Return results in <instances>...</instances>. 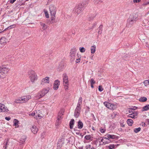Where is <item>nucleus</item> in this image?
<instances>
[{"mask_svg":"<svg viewBox=\"0 0 149 149\" xmlns=\"http://www.w3.org/2000/svg\"><path fill=\"white\" fill-rule=\"evenodd\" d=\"M5 39V38L4 37H2L1 38V39L0 40V42L1 43H3L4 42H6V41H4V40Z\"/></svg>","mask_w":149,"mask_h":149,"instance_id":"47","label":"nucleus"},{"mask_svg":"<svg viewBox=\"0 0 149 149\" xmlns=\"http://www.w3.org/2000/svg\"><path fill=\"white\" fill-rule=\"evenodd\" d=\"M149 4V1L147 2L144 3L143 4V5L144 6H146Z\"/></svg>","mask_w":149,"mask_h":149,"instance_id":"56","label":"nucleus"},{"mask_svg":"<svg viewBox=\"0 0 149 149\" xmlns=\"http://www.w3.org/2000/svg\"><path fill=\"white\" fill-rule=\"evenodd\" d=\"M84 9V5L82 4H79L76 6L74 9V11L77 15L80 14Z\"/></svg>","mask_w":149,"mask_h":149,"instance_id":"5","label":"nucleus"},{"mask_svg":"<svg viewBox=\"0 0 149 149\" xmlns=\"http://www.w3.org/2000/svg\"><path fill=\"white\" fill-rule=\"evenodd\" d=\"M49 77H47L41 80V82L45 83H49Z\"/></svg>","mask_w":149,"mask_h":149,"instance_id":"18","label":"nucleus"},{"mask_svg":"<svg viewBox=\"0 0 149 149\" xmlns=\"http://www.w3.org/2000/svg\"><path fill=\"white\" fill-rule=\"evenodd\" d=\"M118 145V144L117 146L116 145H115L114 144H110L109 146H108V148L109 149H114Z\"/></svg>","mask_w":149,"mask_h":149,"instance_id":"31","label":"nucleus"},{"mask_svg":"<svg viewBox=\"0 0 149 149\" xmlns=\"http://www.w3.org/2000/svg\"><path fill=\"white\" fill-rule=\"evenodd\" d=\"M102 27L103 25L102 24L100 25L98 29H99L98 31V35L97 36V37H98V36L99 35H100L102 33Z\"/></svg>","mask_w":149,"mask_h":149,"instance_id":"19","label":"nucleus"},{"mask_svg":"<svg viewBox=\"0 0 149 149\" xmlns=\"http://www.w3.org/2000/svg\"><path fill=\"white\" fill-rule=\"evenodd\" d=\"M102 2V1L101 0H96L94 1V3L95 4H97L99 3H101Z\"/></svg>","mask_w":149,"mask_h":149,"instance_id":"37","label":"nucleus"},{"mask_svg":"<svg viewBox=\"0 0 149 149\" xmlns=\"http://www.w3.org/2000/svg\"><path fill=\"white\" fill-rule=\"evenodd\" d=\"M16 0H10V2L11 3H13Z\"/></svg>","mask_w":149,"mask_h":149,"instance_id":"57","label":"nucleus"},{"mask_svg":"<svg viewBox=\"0 0 149 149\" xmlns=\"http://www.w3.org/2000/svg\"><path fill=\"white\" fill-rule=\"evenodd\" d=\"M60 120H58L57 119L56 120V121L55 123V125L56 126H58L61 123V122L60 121Z\"/></svg>","mask_w":149,"mask_h":149,"instance_id":"43","label":"nucleus"},{"mask_svg":"<svg viewBox=\"0 0 149 149\" xmlns=\"http://www.w3.org/2000/svg\"><path fill=\"white\" fill-rule=\"evenodd\" d=\"M79 149H83V147L81 146L79 148Z\"/></svg>","mask_w":149,"mask_h":149,"instance_id":"64","label":"nucleus"},{"mask_svg":"<svg viewBox=\"0 0 149 149\" xmlns=\"http://www.w3.org/2000/svg\"><path fill=\"white\" fill-rule=\"evenodd\" d=\"M81 58V57H80ZM81 60L80 58H79L77 59L76 61V62L77 63H79L80 62V60Z\"/></svg>","mask_w":149,"mask_h":149,"instance_id":"51","label":"nucleus"},{"mask_svg":"<svg viewBox=\"0 0 149 149\" xmlns=\"http://www.w3.org/2000/svg\"><path fill=\"white\" fill-rule=\"evenodd\" d=\"M51 17L50 23L51 24H54L56 22V21L55 20V15H53V14H51Z\"/></svg>","mask_w":149,"mask_h":149,"instance_id":"16","label":"nucleus"},{"mask_svg":"<svg viewBox=\"0 0 149 149\" xmlns=\"http://www.w3.org/2000/svg\"><path fill=\"white\" fill-rule=\"evenodd\" d=\"M141 130V128L140 127H138L137 128H135L134 129V132L136 133H137L139 132Z\"/></svg>","mask_w":149,"mask_h":149,"instance_id":"35","label":"nucleus"},{"mask_svg":"<svg viewBox=\"0 0 149 149\" xmlns=\"http://www.w3.org/2000/svg\"><path fill=\"white\" fill-rule=\"evenodd\" d=\"M138 112L136 111V112H132V113L129 114L128 115V116L129 117L132 118H137V117L138 115Z\"/></svg>","mask_w":149,"mask_h":149,"instance_id":"13","label":"nucleus"},{"mask_svg":"<svg viewBox=\"0 0 149 149\" xmlns=\"http://www.w3.org/2000/svg\"><path fill=\"white\" fill-rule=\"evenodd\" d=\"M90 82L91 84H94L95 83V81L92 78L90 80Z\"/></svg>","mask_w":149,"mask_h":149,"instance_id":"38","label":"nucleus"},{"mask_svg":"<svg viewBox=\"0 0 149 149\" xmlns=\"http://www.w3.org/2000/svg\"><path fill=\"white\" fill-rule=\"evenodd\" d=\"M144 84L145 86H147L148 85H149V81L148 80H146L144 81Z\"/></svg>","mask_w":149,"mask_h":149,"instance_id":"40","label":"nucleus"},{"mask_svg":"<svg viewBox=\"0 0 149 149\" xmlns=\"http://www.w3.org/2000/svg\"><path fill=\"white\" fill-rule=\"evenodd\" d=\"M40 24L41 26H42V28L43 30H45L47 28V26L45 23L40 22Z\"/></svg>","mask_w":149,"mask_h":149,"instance_id":"22","label":"nucleus"},{"mask_svg":"<svg viewBox=\"0 0 149 149\" xmlns=\"http://www.w3.org/2000/svg\"><path fill=\"white\" fill-rule=\"evenodd\" d=\"M137 19V17L135 15L130 14L129 18L127 20L126 26L127 27H131V25L135 23Z\"/></svg>","mask_w":149,"mask_h":149,"instance_id":"1","label":"nucleus"},{"mask_svg":"<svg viewBox=\"0 0 149 149\" xmlns=\"http://www.w3.org/2000/svg\"><path fill=\"white\" fill-rule=\"evenodd\" d=\"M92 130H94L95 131V127H93V126H92Z\"/></svg>","mask_w":149,"mask_h":149,"instance_id":"61","label":"nucleus"},{"mask_svg":"<svg viewBox=\"0 0 149 149\" xmlns=\"http://www.w3.org/2000/svg\"><path fill=\"white\" fill-rule=\"evenodd\" d=\"M36 113H30L29 114V115L30 116H36Z\"/></svg>","mask_w":149,"mask_h":149,"instance_id":"50","label":"nucleus"},{"mask_svg":"<svg viewBox=\"0 0 149 149\" xmlns=\"http://www.w3.org/2000/svg\"><path fill=\"white\" fill-rule=\"evenodd\" d=\"M21 100L20 99V98L18 100H16L15 101V103H22Z\"/></svg>","mask_w":149,"mask_h":149,"instance_id":"45","label":"nucleus"},{"mask_svg":"<svg viewBox=\"0 0 149 149\" xmlns=\"http://www.w3.org/2000/svg\"><path fill=\"white\" fill-rule=\"evenodd\" d=\"M103 104L107 107L110 109L114 110L117 107L116 105L111 104L106 101L104 102Z\"/></svg>","mask_w":149,"mask_h":149,"instance_id":"6","label":"nucleus"},{"mask_svg":"<svg viewBox=\"0 0 149 149\" xmlns=\"http://www.w3.org/2000/svg\"><path fill=\"white\" fill-rule=\"evenodd\" d=\"M15 26V25H13L9 26L8 28L5 29L3 31L0 32V33H1L3 32V31H6L7 30L13 28H14Z\"/></svg>","mask_w":149,"mask_h":149,"instance_id":"27","label":"nucleus"},{"mask_svg":"<svg viewBox=\"0 0 149 149\" xmlns=\"http://www.w3.org/2000/svg\"><path fill=\"white\" fill-rule=\"evenodd\" d=\"M91 135H88L84 137V138L86 140H91Z\"/></svg>","mask_w":149,"mask_h":149,"instance_id":"34","label":"nucleus"},{"mask_svg":"<svg viewBox=\"0 0 149 149\" xmlns=\"http://www.w3.org/2000/svg\"><path fill=\"white\" fill-rule=\"evenodd\" d=\"M81 105H79L78 104H77V106L76 107V108L75 110L81 111Z\"/></svg>","mask_w":149,"mask_h":149,"instance_id":"33","label":"nucleus"},{"mask_svg":"<svg viewBox=\"0 0 149 149\" xmlns=\"http://www.w3.org/2000/svg\"><path fill=\"white\" fill-rule=\"evenodd\" d=\"M63 80L64 85L67 87L68 85V77L66 74H64Z\"/></svg>","mask_w":149,"mask_h":149,"instance_id":"11","label":"nucleus"},{"mask_svg":"<svg viewBox=\"0 0 149 149\" xmlns=\"http://www.w3.org/2000/svg\"><path fill=\"white\" fill-rule=\"evenodd\" d=\"M107 137V140H111V139H118V136L114 135H111V134H107L106 135Z\"/></svg>","mask_w":149,"mask_h":149,"instance_id":"14","label":"nucleus"},{"mask_svg":"<svg viewBox=\"0 0 149 149\" xmlns=\"http://www.w3.org/2000/svg\"><path fill=\"white\" fill-rule=\"evenodd\" d=\"M9 69L5 65L0 67V78H4L9 71Z\"/></svg>","mask_w":149,"mask_h":149,"instance_id":"2","label":"nucleus"},{"mask_svg":"<svg viewBox=\"0 0 149 149\" xmlns=\"http://www.w3.org/2000/svg\"><path fill=\"white\" fill-rule=\"evenodd\" d=\"M74 120L72 119L71 120L69 123L70 128V129H72L73 128V125L74 124Z\"/></svg>","mask_w":149,"mask_h":149,"instance_id":"20","label":"nucleus"},{"mask_svg":"<svg viewBox=\"0 0 149 149\" xmlns=\"http://www.w3.org/2000/svg\"><path fill=\"white\" fill-rule=\"evenodd\" d=\"M80 111L75 110L74 115L75 118H78L80 114Z\"/></svg>","mask_w":149,"mask_h":149,"instance_id":"23","label":"nucleus"},{"mask_svg":"<svg viewBox=\"0 0 149 149\" xmlns=\"http://www.w3.org/2000/svg\"><path fill=\"white\" fill-rule=\"evenodd\" d=\"M76 49L75 48L73 47L71 50L70 52V56L71 57V59L73 58V60L75 59V54L76 53Z\"/></svg>","mask_w":149,"mask_h":149,"instance_id":"9","label":"nucleus"},{"mask_svg":"<svg viewBox=\"0 0 149 149\" xmlns=\"http://www.w3.org/2000/svg\"><path fill=\"white\" fill-rule=\"evenodd\" d=\"M29 78L31 82L33 83L34 81L37 80V76L35 72L33 70H31L28 72Z\"/></svg>","mask_w":149,"mask_h":149,"instance_id":"3","label":"nucleus"},{"mask_svg":"<svg viewBox=\"0 0 149 149\" xmlns=\"http://www.w3.org/2000/svg\"><path fill=\"white\" fill-rule=\"evenodd\" d=\"M8 140H7L6 143V146H7L8 145Z\"/></svg>","mask_w":149,"mask_h":149,"instance_id":"62","label":"nucleus"},{"mask_svg":"<svg viewBox=\"0 0 149 149\" xmlns=\"http://www.w3.org/2000/svg\"><path fill=\"white\" fill-rule=\"evenodd\" d=\"M81 4H82L83 5H84V6L85 5H86V4H88V3H87L86 2H83Z\"/></svg>","mask_w":149,"mask_h":149,"instance_id":"60","label":"nucleus"},{"mask_svg":"<svg viewBox=\"0 0 149 149\" xmlns=\"http://www.w3.org/2000/svg\"><path fill=\"white\" fill-rule=\"evenodd\" d=\"M91 116H92V117L93 118V119L95 120H96V118L94 115L93 114H91Z\"/></svg>","mask_w":149,"mask_h":149,"instance_id":"55","label":"nucleus"},{"mask_svg":"<svg viewBox=\"0 0 149 149\" xmlns=\"http://www.w3.org/2000/svg\"><path fill=\"white\" fill-rule=\"evenodd\" d=\"M96 46L95 45L91 47V53L92 54L94 53L95 51Z\"/></svg>","mask_w":149,"mask_h":149,"instance_id":"32","label":"nucleus"},{"mask_svg":"<svg viewBox=\"0 0 149 149\" xmlns=\"http://www.w3.org/2000/svg\"><path fill=\"white\" fill-rule=\"evenodd\" d=\"M137 108V107H134L133 108H131L130 109H132L133 110H134L136 109Z\"/></svg>","mask_w":149,"mask_h":149,"instance_id":"59","label":"nucleus"},{"mask_svg":"<svg viewBox=\"0 0 149 149\" xmlns=\"http://www.w3.org/2000/svg\"><path fill=\"white\" fill-rule=\"evenodd\" d=\"M120 125L121 127H124L125 125L123 124V123H121V122H120Z\"/></svg>","mask_w":149,"mask_h":149,"instance_id":"53","label":"nucleus"},{"mask_svg":"<svg viewBox=\"0 0 149 149\" xmlns=\"http://www.w3.org/2000/svg\"><path fill=\"white\" fill-rule=\"evenodd\" d=\"M63 115V113L62 112H59L58 115L57 119L58 120H60L62 118L61 116Z\"/></svg>","mask_w":149,"mask_h":149,"instance_id":"28","label":"nucleus"},{"mask_svg":"<svg viewBox=\"0 0 149 149\" xmlns=\"http://www.w3.org/2000/svg\"><path fill=\"white\" fill-rule=\"evenodd\" d=\"M36 116H35L36 117H35V118H36V119H38V118H41L42 116H40V115L38 114L37 113H36Z\"/></svg>","mask_w":149,"mask_h":149,"instance_id":"42","label":"nucleus"},{"mask_svg":"<svg viewBox=\"0 0 149 149\" xmlns=\"http://www.w3.org/2000/svg\"><path fill=\"white\" fill-rule=\"evenodd\" d=\"M60 81L58 80H57L54 81L53 86V88L55 90H57L60 85Z\"/></svg>","mask_w":149,"mask_h":149,"instance_id":"12","label":"nucleus"},{"mask_svg":"<svg viewBox=\"0 0 149 149\" xmlns=\"http://www.w3.org/2000/svg\"><path fill=\"white\" fill-rule=\"evenodd\" d=\"M8 110L5 105L2 103H0V112H7L8 111Z\"/></svg>","mask_w":149,"mask_h":149,"instance_id":"8","label":"nucleus"},{"mask_svg":"<svg viewBox=\"0 0 149 149\" xmlns=\"http://www.w3.org/2000/svg\"><path fill=\"white\" fill-rule=\"evenodd\" d=\"M147 100V98L146 97H142L140 98L139 100L140 102H146Z\"/></svg>","mask_w":149,"mask_h":149,"instance_id":"30","label":"nucleus"},{"mask_svg":"<svg viewBox=\"0 0 149 149\" xmlns=\"http://www.w3.org/2000/svg\"><path fill=\"white\" fill-rule=\"evenodd\" d=\"M91 87L92 88H94L93 84H91Z\"/></svg>","mask_w":149,"mask_h":149,"instance_id":"63","label":"nucleus"},{"mask_svg":"<svg viewBox=\"0 0 149 149\" xmlns=\"http://www.w3.org/2000/svg\"><path fill=\"white\" fill-rule=\"evenodd\" d=\"M149 109V104H147L143 107L142 109V111H146Z\"/></svg>","mask_w":149,"mask_h":149,"instance_id":"24","label":"nucleus"},{"mask_svg":"<svg viewBox=\"0 0 149 149\" xmlns=\"http://www.w3.org/2000/svg\"><path fill=\"white\" fill-rule=\"evenodd\" d=\"M79 50L81 52H84L85 51L86 49L84 47H80Z\"/></svg>","mask_w":149,"mask_h":149,"instance_id":"41","label":"nucleus"},{"mask_svg":"<svg viewBox=\"0 0 149 149\" xmlns=\"http://www.w3.org/2000/svg\"><path fill=\"white\" fill-rule=\"evenodd\" d=\"M103 90V88H102V86H99L98 87V90L102 92Z\"/></svg>","mask_w":149,"mask_h":149,"instance_id":"46","label":"nucleus"},{"mask_svg":"<svg viewBox=\"0 0 149 149\" xmlns=\"http://www.w3.org/2000/svg\"><path fill=\"white\" fill-rule=\"evenodd\" d=\"M31 130L32 132L34 134H36L38 132V129L37 127L35 125L32 126L31 128Z\"/></svg>","mask_w":149,"mask_h":149,"instance_id":"15","label":"nucleus"},{"mask_svg":"<svg viewBox=\"0 0 149 149\" xmlns=\"http://www.w3.org/2000/svg\"><path fill=\"white\" fill-rule=\"evenodd\" d=\"M127 123L129 126H132L133 123V120L131 119H128L127 120Z\"/></svg>","mask_w":149,"mask_h":149,"instance_id":"25","label":"nucleus"},{"mask_svg":"<svg viewBox=\"0 0 149 149\" xmlns=\"http://www.w3.org/2000/svg\"><path fill=\"white\" fill-rule=\"evenodd\" d=\"M45 15L46 17L47 18H49V15L47 11L45 12Z\"/></svg>","mask_w":149,"mask_h":149,"instance_id":"48","label":"nucleus"},{"mask_svg":"<svg viewBox=\"0 0 149 149\" xmlns=\"http://www.w3.org/2000/svg\"><path fill=\"white\" fill-rule=\"evenodd\" d=\"M116 115V113H113V114L112 115V116L113 117V118H114L115 117Z\"/></svg>","mask_w":149,"mask_h":149,"instance_id":"54","label":"nucleus"},{"mask_svg":"<svg viewBox=\"0 0 149 149\" xmlns=\"http://www.w3.org/2000/svg\"><path fill=\"white\" fill-rule=\"evenodd\" d=\"M49 90L47 89H43L40 91L39 92L37 95L35 96V98L36 100L38 99L43 96L47 94Z\"/></svg>","mask_w":149,"mask_h":149,"instance_id":"4","label":"nucleus"},{"mask_svg":"<svg viewBox=\"0 0 149 149\" xmlns=\"http://www.w3.org/2000/svg\"><path fill=\"white\" fill-rule=\"evenodd\" d=\"M5 119L6 120H9L10 119V117H5Z\"/></svg>","mask_w":149,"mask_h":149,"instance_id":"58","label":"nucleus"},{"mask_svg":"<svg viewBox=\"0 0 149 149\" xmlns=\"http://www.w3.org/2000/svg\"><path fill=\"white\" fill-rule=\"evenodd\" d=\"M26 136L24 135L22 136L20 139V143L22 144H24L26 139Z\"/></svg>","mask_w":149,"mask_h":149,"instance_id":"17","label":"nucleus"},{"mask_svg":"<svg viewBox=\"0 0 149 149\" xmlns=\"http://www.w3.org/2000/svg\"><path fill=\"white\" fill-rule=\"evenodd\" d=\"M83 126V124L82 122L80 120L78 123V127L79 129H81Z\"/></svg>","mask_w":149,"mask_h":149,"instance_id":"21","label":"nucleus"},{"mask_svg":"<svg viewBox=\"0 0 149 149\" xmlns=\"http://www.w3.org/2000/svg\"><path fill=\"white\" fill-rule=\"evenodd\" d=\"M97 23L96 22L94 23L93 24L91 27V29H93L94 27L96 25Z\"/></svg>","mask_w":149,"mask_h":149,"instance_id":"49","label":"nucleus"},{"mask_svg":"<svg viewBox=\"0 0 149 149\" xmlns=\"http://www.w3.org/2000/svg\"><path fill=\"white\" fill-rule=\"evenodd\" d=\"M82 102V98L81 97H80L79 98L78 100V102L77 103V104L79 105H81Z\"/></svg>","mask_w":149,"mask_h":149,"instance_id":"36","label":"nucleus"},{"mask_svg":"<svg viewBox=\"0 0 149 149\" xmlns=\"http://www.w3.org/2000/svg\"><path fill=\"white\" fill-rule=\"evenodd\" d=\"M112 141L111 140H108V141H104V142H103V143L105 144H106L109 143L111 142Z\"/></svg>","mask_w":149,"mask_h":149,"instance_id":"39","label":"nucleus"},{"mask_svg":"<svg viewBox=\"0 0 149 149\" xmlns=\"http://www.w3.org/2000/svg\"><path fill=\"white\" fill-rule=\"evenodd\" d=\"M96 15V14H94L91 15L88 18V20L89 21L93 20L95 17Z\"/></svg>","mask_w":149,"mask_h":149,"instance_id":"26","label":"nucleus"},{"mask_svg":"<svg viewBox=\"0 0 149 149\" xmlns=\"http://www.w3.org/2000/svg\"><path fill=\"white\" fill-rule=\"evenodd\" d=\"M100 131L102 133H104L106 131V129H102V127H101L100 129Z\"/></svg>","mask_w":149,"mask_h":149,"instance_id":"44","label":"nucleus"},{"mask_svg":"<svg viewBox=\"0 0 149 149\" xmlns=\"http://www.w3.org/2000/svg\"><path fill=\"white\" fill-rule=\"evenodd\" d=\"M49 10L51 14L56 15V7L53 5H51L50 6Z\"/></svg>","mask_w":149,"mask_h":149,"instance_id":"7","label":"nucleus"},{"mask_svg":"<svg viewBox=\"0 0 149 149\" xmlns=\"http://www.w3.org/2000/svg\"><path fill=\"white\" fill-rule=\"evenodd\" d=\"M19 121L18 120L15 119L13 121L14 125L16 127H19L18 125Z\"/></svg>","mask_w":149,"mask_h":149,"instance_id":"29","label":"nucleus"},{"mask_svg":"<svg viewBox=\"0 0 149 149\" xmlns=\"http://www.w3.org/2000/svg\"><path fill=\"white\" fill-rule=\"evenodd\" d=\"M31 97L30 95H28L26 96H24L20 98V99L22 103L27 101L30 99L31 98Z\"/></svg>","mask_w":149,"mask_h":149,"instance_id":"10","label":"nucleus"},{"mask_svg":"<svg viewBox=\"0 0 149 149\" xmlns=\"http://www.w3.org/2000/svg\"><path fill=\"white\" fill-rule=\"evenodd\" d=\"M141 0H133L134 3H139L141 1Z\"/></svg>","mask_w":149,"mask_h":149,"instance_id":"52","label":"nucleus"}]
</instances>
